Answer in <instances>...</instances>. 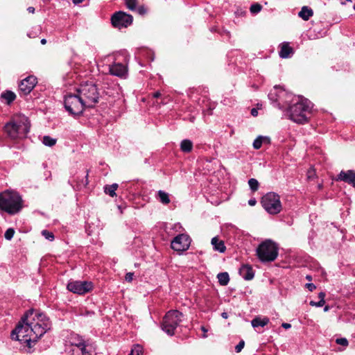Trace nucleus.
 Returning <instances> with one entry per match:
<instances>
[{
    "instance_id": "nucleus-49",
    "label": "nucleus",
    "mask_w": 355,
    "mask_h": 355,
    "mask_svg": "<svg viewBox=\"0 0 355 355\" xmlns=\"http://www.w3.org/2000/svg\"><path fill=\"white\" fill-rule=\"evenodd\" d=\"M201 329L202 330V331H204L203 338H206L207 337V335H206L207 329H205V327H202Z\"/></svg>"
},
{
    "instance_id": "nucleus-2",
    "label": "nucleus",
    "mask_w": 355,
    "mask_h": 355,
    "mask_svg": "<svg viewBox=\"0 0 355 355\" xmlns=\"http://www.w3.org/2000/svg\"><path fill=\"white\" fill-rule=\"evenodd\" d=\"M268 97L279 105H288L286 114L295 123L303 124L308 121L312 109V103L308 99L295 96L277 86L269 93Z\"/></svg>"
},
{
    "instance_id": "nucleus-15",
    "label": "nucleus",
    "mask_w": 355,
    "mask_h": 355,
    "mask_svg": "<svg viewBox=\"0 0 355 355\" xmlns=\"http://www.w3.org/2000/svg\"><path fill=\"white\" fill-rule=\"evenodd\" d=\"M110 72L112 75L123 77L127 73V67L121 63H114L110 66Z\"/></svg>"
},
{
    "instance_id": "nucleus-41",
    "label": "nucleus",
    "mask_w": 355,
    "mask_h": 355,
    "mask_svg": "<svg viewBox=\"0 0 355 355\" xmlns=\"http://www.w3.org/2000/svg\"><path fill=\"white\" fill-rule=\"evenodd\" d=\"M257 203V200L255 198H252L248 200V205L250 206H254Z\"/></svg>"
},
{
    "instance_id": "nucleus-17",
    "label": "nucleus",
    "mask_w": 355,
    "mask_h": 355,
    "mask_svg": "<svg viewBox=\"0 0 355 355\" xmlns=\"http://www.w3.org/2000/svg\"><path fill=\"white\" fill-rule=\"evenodd\" d=\"M211 243L213 245V248L215 251H218L220 253L225 252L226 247L224 242L222 240H219L218 237L215 236L212 238Z\"/></svg>"
},
{
    "instance_id": "nucleus-45",
    "label": "nucleus",
    "mask_w": 355,
    "mask_h": 355,
    "mask_svg": "<svg viewBox=\"0 0 355 355\" xmlns=\"http://www.w3.org/2000/svg\"><path fill=\"white\" fill-rule=\"evenodd\" d=\"M251 114H252V116H257V114H258V111H257V109H255V108H252V109L251 110Z\"/></svg>"
},
{
    "instance_id": "nucleus-8",
    "label": "nucleus",
    "mask_w": 355,
    "mask_h": 355,
    "mask_svg": "<svg viewBox=\"0 0 355 355\" xmlns=\"http://www.w3.org/2000/svg\"><path fill=\"white\" fill-rule=\"evenodd\" d=\"M64 105L65 110L72 115H79L83 113L85 107H87L78 92L76 94H68L64 96Z\"/></svg>"
},
{
    "instance_id": "nucleus-55",
    "label": "nucleus",
    "mask_w": 355,
    "mask_h": 355,
    "mask_svg": "<svg viewBox=\"0 0 355 355\" xmlns=\"http://www.w3.org/2000/svg\"><path fill=\"white\" fill-rule=\"evenodd\" d=\"M87 176H88V175L87 174V175H85V178H86V184H87Z\"/></svg>"
},
{
    "instance_id": "nucleus-38",
    "label": "nucleus",
    "mask_w": 355,
    "mask_h": 355,
    "mask_svg": "<svg viewBox=\"0 0 355 355\" xmlns=\"http://www.w3.org/2000/svg\"><path fill=\"white\" fill-rule=\"evenodd\" d=\"M133 276H134L133 272H128V273H126V275L125 276V279L127 282H132V280L133 279Z\"/></svg>"
},
{
    "instance_id": "nucleus-12",
    "label": "nucleus",
    "mask_w": 355,
    "mask_h": 355,
    "mask_svg": "<svg viewBox=\"0 0 355 355\" xmlns=\"http://www.w3.org/2000/svg\"><path fill=\"white\" fill-rule=\"evenodd\" d=\"M93 288V284L91 282L87 281H74L67 284V289L74 293L83 295Z\"/></svg>"
},
{
    "instance_id": "nucleus-32",
    "label": "nucleus",
    "mask_w": 355,
    "mask_h": 355,
    "mask_svg": "<svg viewBox=\"0 0 355 355\" xmlns=\"http://www.w3.org/2000/svg\"><path fill=\"white\" fill-rule=\"evenodd\" d=\"M42 235L47 240L52 241L54 240L55 236L53 232L44 230L42 231Z\"/></svg>"
},
{
    "instance_id": "nucleus-40",
    "label": "nucleus",
    "mask_w": 355,
    "mask_h": 355,
    "mask_svg": "<svg viewBox=\"0 0 355 355\" xmlns=\"http://www.w3.org/2000/svg\"><path fill=\"white\" fill-rule=\"evenodd\" d=\"M137 12L139 15H144L146 12V9L144 7L141 6L138 8Z\"/></svg>"
},
{
    "instance_id": "nucleus-18",
    "label": "nucleus",
    "mask_w": 355,
    "mask_h": 355,
    "mask_svg": "<svg viewBox=\"0 0 355 355\" xmlns=\"http://www.w3.org/2000/svg\"><path fill=\"white\" fill-rule=\"evenodd\" d=\"M293 53V49L288 44H283L279 53L282 58H288L291 57Z\"/></svg>"
},
{
    "instance_id": "nucleus-39",
    "label": "nucleus",
    "mask_w": 355,
    "mask_h": 355,
    "mask_svg": "<svg viewBox=\"0 0 355 355\" xmlns=\"http://www.w3.org/2000/svg\"><path fill=\"white\" fill-rule=\"evenodd\" d=\"M306 288L309 289L310 291H313L314 289H315L316 286L313 283H307L306 284Z\"/></svg>"
},
{
    "instance_id": "nucleus-57",
    "label": "nucleus",
    "mask_w": 355,
    "mask_h": 355,
    "mask_svg": "<svg viewBox=\"0 0 355 355\" xmlns=\"http://www.w3.org/2000/svg\"><path fill=\"white\" fill-rule=\"evenodd\" d=\"M346 1H348V2H351L352 1V0H346Z\"/></svg>"
},
{
    "instance_id": "nucleus-24",
    "label": "nucleus",
    "mask_w": 355,
    "mask_h": 355,
    "mask_svg": "<svg viewBox=\"0 0 355 355\" xmlns=\"http://www.w3.org/2000/svg\"><path fill=\"white\" fill-rule=\"evenodd\" d=\"M157 197L159 202L164 205H168L171 201L168 193L162 190L158 191Z\"/></svg>"
},
{
    "instance_id": "nucleus-20",
    "label": "nucleus",
    "mask_w": 355,
    "mask_h": 355,
    "mask_svg": "<svg viewBox=\"0 0 355 355\" xmlns=\"http://www.w3.org/2000/svg\"><path fill=\"white\" fill-rule=\"evenodd\" d=\"M313 15V10L307 6H304L298 15L304 20H308Z\"/></svg>"
},
{
    "instance_id": "nucleus-47",
    "label": "nucleus",
    "mask_w": 355,
    "mask_h": 355,
    "mask_svg": "<svg viewBox=\"0 0 355 355\" xmlns=\"http://www.w3.org/2000/svg\"><path fill=\"white\" fill-rule=\"evenodd\" d=\"M221 316L223 318L227 319L228 318V313L226 312H223L221 313Z\"/></svg>"
},
{
    "instance_id": "nucleus-5",
    "label": "nucleus",
    "mask_w": 355,
    "mask_h": 355,
    "mask_svg": "<svg viewBox=\"0 0 355 355\" xmlns=\"http://www.w3.org/2000/svg\"><path fill=\"white\" fill-rule=\"evenodd\" d=\"M87 107H93L99 99V92L96 85L92 82H86L81 84L76 89Z\"/></svg>"
},
{
    "instance_id": "nucleus-4",
    "label": "nucleus",
    "mask_w": 355,
    "mask_h": 355,
    "mask_svg": "<svg viewBox=\"0 0 355 355\" xmlns=\"http://www.w3.org/2000/svg\"><path fill=\"white\" fill-rule=\"evenodd\" d=\"M0 208L9 214H15L22 208V200L18 193L6 191L0 194Z\"/></svg>"
},
{
    "instance_id": "nucleus-3",
    "label": "nucleus",
    "mask_w": 355,
    "mask_h": 355,
    "mask_svg": "<svg viewBox=\"0 0 355 355\" xmlns=\"http://www.w3.org/2000/svg\"><path fill=\"white\" fill-rule=\"evenodd\" d=\"M29 129L30 122L24 115L14 116L4 126L5 132L12 140L22 139L26 137Z\"/></svg>"
},
{
    "instance_id": "nucleus-31",
    "label": "nucleus",
    "mask_w": 355,
    "mask_h": 355,
    "mask_svg": "<svg viewBox=\"0 0 355 355\" xmlns=\"http://www.w3.org/2000/svg\"><path fill=\"white\" fill-rule=\"evenodd\" d=\"M127 8L131 10H135L137 8V0H125Z\"/></svg>"
},
{
    "instance_id": "nucleus-27",
    "label": "nucleus",
    "mask_w": 355,
    "mask_h": 355,
    "mask_svg": "<svg viewBox=\"0 0 355 355\" xmlns=\"http://www.w3.org/2000/svg\"><path fill=\"white\" fill-rule=\"evenodd\" d=\"M129 355H144L143 347L138 344L133 345Z\"/></svg>"
},
{
    "instance_id": "nucleus-37",
    "label": "nucleus",
    "mask_w": 355,
    "mask_h": 355,
    "mask_svg": "<svg viewBox=\"0 0 355 355\" xmlns=\"http://www.w3.org/2000/svg\"><path fill=\"white\" fill-rule=\"evenodd\" d=\"M324 303H325V301L320 300L318 302H315L314 301H311L309 304L312 306L321 307L324 304Z\"/></svg>"
},
{
    "instance_id": "nucleus-54",
    "label": "nucleus",
    "mask_w": 355,
    "mask_h": 355,
    "mask_svg": "<svg viewBox=\"0 0 355 355\" xmlns=\"http://www.w3.org/2000/svg\"><path fill=\"white\" fill-rule=\"evenodd\" d=\"M300 112H301V109L300 108H297V113L299 114Z\"/></svg>"
},
{
    "instance_id": "nucleus-56",
    "label": "nucleus",
    "mask_w": 355,
    "mask_h": 355,
    "mask_svg": "<svg viewBox=\"0 0 355 355\" xmlns=\"http://www.w3.org/2000/svg\"><path fill=\"white\" fill-rule=\"evenodd\" d=\"M341 4L345 5V2H341Z\"/></svg>"
},
{
    "instance_id": "nucleus-9",
    "label": "nucleus",
    "mask_w": 355,
    "mask_h": 355,
    "mask_svg": "<svg viewBox=\"0 0 355 355\" xmlns=\"http://www.w3.org/2000/svg\"><path fill=\"white\" fill-rule=\"evenodd\" d=\"M261 205L263 209L270 214L275 215L282 209L279 196L274 192H269L261 198Z\"/></svg>"
},
{
    "instance_id": "nucleus-43",
    "label": "nucleus",
    "mask_w": 355,
    "mask_h": 355,
    "mask_svg": "<svg viewBox=\"0 0 355 355\" xmlns=\"http://www.w3.org/2000/svg\"><path fill=\"white\" fill-rule=\"evenodd\" d=\"M282 327L286 329H288L291 327V325L289 323H282Z\"/></svg>"
},
{
    "instance_id": "nucleus-13",
    "label": "nucleus",
    "mask_w": 355,
    "mask_h": 355,
    "mask_svg": "<svg viewBox=\"0 0 355 355\" xmlns=\"http://www.w3.org/2000/svg\"><path fill=\"white\" fill-rule=\"evenodd\" d=\"M37 84V78L29 76L22 80L19 85V89L24 94H29Z\"/></svg>"
},
{
    "instance_id": "nucleus-46",
    "label": "nucleus",
    "mask_w": 355,
    "mask_h": 355,
    "mask_svg": "<svg viewBox=\"0 0 355 355\" xmlns=\"http://www.w3.org/2000/svg\"><path fill=\"white\" fill-rule=\"evenodd\" d=\"M313 175H314V172H313V171H309V172H308V178H309V179L312 178V177L313 176Z\"/></svg>"
},
{
    "instance_id": "nucleus-11",
    "label": "nucleus",
    "mask_w": 355,
    "mask_h": 355,
    "mask_svg": "<svg viewBox=\"0 0 355 355\" xmlns=\"http://www.w3.org/2000/svg\"><path fill=\"white\" fill-rule=\"evenodd\" d=\"M191 244V239L186 234H180L176 236L171 242V248L177 252H184L189 249Z\"/></svg>"
},
{
    "instance_id": "nucleus-50",
    "label": "nucleus",
    "mask_w": 355,
    "mask_h": 355,
    "mask_svg": "<svg viewBox=\"0 0 355 355\" xmlns=\"http://www.w3.org/2000/svg\"><path fill=\"white\" fill-rule=\"evenodd\" d=\"M84 0H73V3L74 4H78V3H80L83 1Z\"/></svg>"
},
{
    "instance_id": "nucleus-53",
    "label": "nucleus",
    "mask_w": 355,
    "mask_h": 355,
    "mask_svg": "<svg viewBox=\"0 0 355 355\" xmlns=\"http://www.w3.org/2000/svg\"><path fill=\"white\" fill-rule=\"evenodd\" d=\"M329 310V306H324V311L327 312Z\"/></svg>"
},
{
    "instance_id": "nucleus-6",
    "label": "nucleus",
    "mask_w": 355,
    "mask_h": 355,
    "mask_svg": "<svg viewBox=\"0 0 355 355\" xmlns=\"http://www.w3.org/2000/svg\"><path fill=\"white\" fill-rule=\"evenodd\" d=\"M183 315L178 310L168 311L163 318L162 329L168 336L175 334V331L182 320Z\"/></svg>"
},
{
    "instance_id": "nucleus-42",
    "label": "nucleus",
    "mask_w": 355,
    "mask_h": 355,
    "mask_svg": "<svg viewBox=\"0 0 355 355\" xmlns=\"http://www.w3.org/2000/svg\"><path fill=\"white\" fill-rule=\"evenodd\" d=\"M325 296H326V295H325V293H324V292H320L318 294V297L320 298V300L324 301Z\"/></svg>"
},
{
    "instance_id": "nucleus-33",
    "label": "nucleus",
    "mask_w": 355,
    "mask_h": 355,
    "mask_svg": "<svg viewBox=\"0 0 355 355\" xmlns=\"http://www.w3.org/2000/svg\"><path fill=\"white\" fill-rule=\"evenodd\" d=\"M261 8L262 7L260 4L254 3L250 6V10L252 13L257 14L261 11Z\"/></svg>"
},
{
    "instance_id": "nucleus-23",
    "label": "nucleus",
    "mask_w": 355,
    "mask_h": 355,
    "mask_svg": "<svg viewBox=\"0 0 355 355\" xmlns=\"http://www.w3.org/2000/svg\"><path fill=\"white\" fill-rule=\"evenodd\" d=\"M265 142H269V138L266 137H263V136H259L257 139H254V141H253V148L256 150H258L259 149L261 146H262V144L263 143H265Z\"/></svg>"
},
{
    "instance_id": "nucleus-28",
    "label": "nucleus",
    "mask_w": 355,
    "mask_h": 355,
    "mask_svg": "<svg viewBox=\"0 0 355 355\" xmlns=\"http://www.w3.org/2000/svg\"><path fill=\"white\" fill-rule=\"evenodd\" d=\"M56 139L49 136H44L42 143L46 146H53L56 144Z\"/></svg>"
},
{
    "instance_id": "nucleus-1",
    "label": "nucleus",
    "mask_w": 355,
    "mask_h": 355,
    "mask_svg": "<svg viewBox=\"0 0 355 355\" xmlns=\"http://www.w3.org/2000/svg\"><path fill=\"white\" fill-rule=\"evenodd\" d=\"M49 329L50 322L46 315L31 309L21 318L11 336L25 344L30 352L32 344H35Z\"/></svg>"
},
{
    "instance_id": "nucleus-58",
    "label": "nucleus",
    "mask_w": 355,
    "mask_h": 355,
    "mask_svg": "<svg viewBox=\"0 0 355 355\" xmlns=\"http://www.w3.org/2000/svg\"><path fill=\"white\" fill-rule=\"evenodd\" d=\"M354 10H355V4L354 5Z\"/></svg>"
},
{
    "instance_id": "nucleus-26",
    "label": "nucleus",
    "mask_w": 355,
    "mask_h": 355,
    "mask_svg": "<svg viewBox=\"0 0 355 355\" xmlns=\"http://www.w3.org/2000/svg\"><path fill=\"white\" fill-rule=\"evenodd\" d=\"M118 188V184L114 183L111 185H106L104 187V191L106 194H108L111 197L115 196L116 194V190Z\"/></svg>"
},
{
    "instance_id": "nucleus-48",
    "label": "nucleus",
    "mask_w": 355,
    "mask_h": 355,
    "mask_svg": "<svg viewBox=\"0 0 355 355\" xmlns=\"http://www.w3.org/2000/svg\"><path fill=\"white\" fill-rule=\"evenodd\" d=\"M27 10L31 13H34L35 12V8L33 7H28Z\"/></svg>"
},
{
    "instance_id": "nucleus-44",
    "label": "nucleus",
    "mask_w": 355,
    "mask_h": 355,
    "mask_svg": "<svg viewBox=\"0 0 355 355\" xmlns=\"http://www.w3.org/2000/svg\"><path fill=\"white\" fill-rule=\"evenodd\" d=\"M153 98H158L161 96V93L159 92H155L153 94Z\"/></svg>"
},
{
    "instance_id": "nucleus-22",
    "label": "nucleus",
    "mask_w": 355,
    "mask_h": 355,
    "mask_svg": "<svg viewBox=\"0 0 355 355\" xmlns=\"http://www.w3.org/2000/svg\"><path fill=\"white\" fill-rule=\"evenodd\" d=\"M1 98L4 99L8 104H10L15 101L16 95L11 91H6L1 94Z\"/></svg>"
},
{
    "instance_id": "nucleus-16",
    "label": "nucleus",
    "mask_w": 355,
    "mask_h": 355,
    "mask_svg": "<svg viewBox=\"0 0 355 355\" xmlns=\"http://www.w3.org/2000/svg\"><path fill=\"white\" fill-rule=\"evenodd\" d=\"M239 274L245 280H251L254 276V272L252 268L248 264L243 265L240 268Z\"/></svg>"
},
{
    "instance_id": "nucleus-7",
    "label": "nucleus",
    "mask_w": 355,
    "mask_h": 355,
    "mask_svg": "<svg viewBox=\"0 0 355 355\" xmlns=\"http://www.w3.org/2000/svg\"><path fill=\"white\" fill-rule=\"evenodd\" d=\"M257 255L263 262L272 261L278 256V247L271 240L262 242L257 249Z\"/></svg>"
},
{
    "instance_id": "nucleus-14",
    "label": "nucleus",
    "mask_w": 355,
    "mask_h": 355,
    "mask_svg": "<svg viewBox=\"0 0 355 355\" xmlns=\"http://www.w3.org/2000/svg\"><path fill=\"white\" fill-rule=\"evenodd\" d=\"M337 180L347 182L355 188V171L353 170L342 171L338 175Z\"/></svg>"
},
{
    "instance_id": "nucleus-52",
    "label": "nucleus",
    "mask_w": 355,
    "mask_h": 355,
    "mask_svg": "<svg viewBox=\"0 0 355 355\" xmlns=\"http://www.w3.org/2000/svg\"><path fill=\"white\" fill-rule=\"evenodd\" d=\"M46 43V39H42L41 40V44H45Z\"/></svg>"
},
{
    "instance_id": "nucleus-36",
    "label": "nucleus",
    "mask_w": 355,
    "mask_h": 355,
    "mask_svg": "<svg viewBox=\"0 0 355 355\" xmlns=\"http://www.w3.org/2000/svg\"><path fill=\"white\" fill-rule=\"evenodd\" d=\"M245 342L243 340H241L238 345L235 347V351L239 353L240 352L244 347Z\"/></svg>"
},
{
    "instance_id": "nucleus-21",
    "label": "nucleus",
    "mask_w": 355,
    "mask_h": 355,
    "mask_svg": "<svg viewBox=\"0 0 355 355\" xmlns=\"http://www.w3.org/2000/svg\"><path fill=\"white\" fill-rule=\"evenodd\" d=\"M180 149L184 153H190L193 149V142L189 139H184L180 143Z\"/></svg>"
},
{
    "instance_id": "nucleus-29",
    "label": "nucleus",
    "mask_w": 355,
    "mask_h": 355,
    "mask_svg": "<svg viewBox=\"0 0 355 355\" xmlns=\"http://www.w3.org/2000/svg\"><path fill=\"white\" fill-rule=\"evenodd\" d=\"M72 345H74L76 347H79L83 355L87 353L86 352V345L85 344V342L81 338H78V341L77 343H72Z\"/></svg>"
},
{
    "instance_id": "nucleus-25",
    "label": "nucleus",
    "mask_w": 355,
    "mask_h": 355,
    "mask_svg": "<svg viewBox=\"0 0 355 355\" xmlns=\"http://www.w3.org/2000/svg\"><path fill=\"white\" fill-rule=\"evenodd\" d=\"M219 284L221 286H226L230 282V277L227 272H220L217 275Z\"/></svg>"
},
{
    "instance_id": "nucleus-35",
    "label": "nucleus",
    "mask_w": 355,
    "mask_h": 355,
    "mask_svg": "<svg viewBox=\"0 0 355 355\" xmlns=\"http://www.w3.org/2000/svg\"><path fill=\"white\" fill-rule=\"evenodd\" d=\"M336 343L338 345H342V346H344V347L347 346L348 344H349L348 340L345 338H337L336 340Z\"/></svg>"
},
{
    "instance_id": "nucleus-30",
    "label": "nucleus",
    "mask_w": 355,
    "mask_h": 355,
    "mask_svg": "<svg viewBox=\"0 0 355 355\" xmlns=\"http://www.w3.org/2000/svg\"><path fill=\"white\" fill-rule=\"evenodd\" d=\"M248 184H249L250 189L253 192L257 191L259 189V182L254 178H250L248 180Z\"/></svg>"
},
{
    "instance_id": "nucleus-51",
    "label": "nucleus",
    "mask_w": 355,
    "mask_h": 355,
    "mask_svg": "<svg viewBox=\"0 0 355 355\" xmlns=\"http://www.w3.org/2000/svg\"><path fill=\"white\" fill-rule=\"evenodd\" d=\"M306 279H308L309 281H311L312 277L311 275H308L306 276Z\"/></svg>"
},
{
    "instance_id": "nucleus-34",
    "label": "nucleus",
    "mask_w": 355,
    "mask_h": 355,
    "mask_svg": "<svg viewBox=\"0 0 355 355\" xmlns=\"http://www.w3.org/2000/svg\"><path fill=\"white\" fill-rule=\"evenodd\" d=\"M15 230L12 228L8 229L4 234L6 239L11 240L14 236Z\"/></svg>"
},
{
    "instance_id": "nucleus-19",
    "label": "nucleus",
    "mask_w": 355,
    "mask_h": 355,
    "mask_svg": "<svg viewBox=\"0 0 355 355\" xmlns=\"http://www.w3.org/2000/svg\"><path fill=\"white\" fill-rule=\"evenodd\" d=\"M269 322V318L267 317H255L252 321L251 324L254 328H257L258 327H265Z\"/></svg>"
},
{
    "instance_id": "nucleus-10",
    "label": "nucleus",
    "mask_w": 355,
    "mask_h": 355,
    "mask_svg": "<svg viewBox=\"0 0 355 355\" xmlns=\"http://www.w3.org/2000/svg\"><path fill=\"white\" fill-rule=\"evenodd\" d=\"M132 16L123 11L115 12L111 18L112 26L119 29L127 28L128 26L132 24Z\"/></svg>"
}]
</instances>
